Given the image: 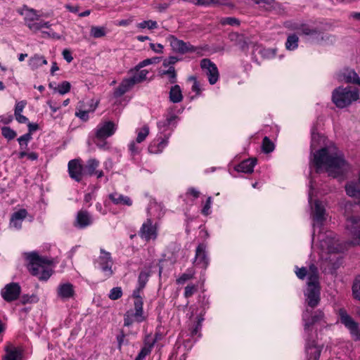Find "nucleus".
<instances>
[{
  "mask_svg": "<svg viewBox=\"0 0 360 360\" xmlns=\"http://www.w3.org/2000/svg\"><path fill=\"white\" fill-rule=\"evenodd\" d=\"M312 163L316 167V172L324 169L333 177L342 174L347 167L342 152L333 145L314 153Z\"/></svg>",
  "mask_w": 360,
  "mask_h": 360,
  "instance_id": "nucleus-1",
  "label": "nucleus"
},
{
  "mask_svg": "<svg viewBox=\"0 0 360 360\" xmlns=\"http://www.w3.org/2000/svg\"><path fill=\"white\" fill-rule=\"evenodd\" d=\"M304 331L306 340V353L309 360H319L321 348L316 345L314 336L316 331L313 326L318 323H326L325 315L322 310H314V308H305L302 313Z\"/></svg>",
  "mask_w": 360,
  "mask_h": 360,
  "instance_id": "nucleus-2",
  "label": "nucleus"
},
{
  "mask_svg": "<svg viewBox=\"0 0 360 360\" xmlns=\"http://www.w3.org/2000/svg\"><path fill=\"white\" fill-rule=\"evenodd\" d=\"M27 259L29 261L28 269L33 276H38L40 280H47L51 276L52 270L49 268L53 260L46 257H40L37 252H30Z\"/></svg>",
  "mask_w": 360,
  "mask_h": 360,
  "instance_id": "nucleus-3",
  "label": "nucleus"
},
{
  "mask_svg": "<svg viewBox=\"0 0 360 360\" xmlns=\"http://www.w3.org/2000/svg\"><path fill=\"white\" fill-rule=\"evenodd\" d=\"M305 308H315L320 302V285L319 281V271L314 264L309 266V281L307 288L304 292Z\"/></svg>",
  "mask_w": 360,
  "mask_h": 360,
  "instance_id": "nucleus-4",
  "label": "nucleus"
},
{
  "mask_svg": "<svg viewBox=\"0 0 360 360\" xmlns=\"http://www.w3.org/2000/svg\"><path fill=\"white\" fill-rule=\"evenodd\" d=\"M359 98V91L351 86H338L332 92V101L339 108L351 105Z\"/></svg>",
  "mask_w": 360,
  "mask_h": 360,
  "instance_id": "nucleus-5",
  "label": "nucleus"
},
{
  "mask_svg": "<svg viewBox=\"0 0 360 360\" xmlns=\"http://www.w3.org/2000/svg\"><path fill=\"white\" fill-rule=\"evenodd\" d=\"M345 229L352 238L353 245H360V216L351 215L346 217Z\"/></svg>",
  "mask_w": 360,
  "mask_h": 360,
  "instance_id": "nucleus-6",
  "label": "nucleus"
},
{
  "mask_svg": "<svg viewBox=\"0 0 360 360\" xmlns=\"http://www.w3.org/2000/svg\"><path fill=\"white\" fill-rule=\"evenodd\" d=\"M338 314L340 322L349 330L353 340L360 341V327L359 323L344 309H340Z\"/></svg>",
  "mask_w": 360,
  "mask_h": 360,
  "instance_id": "nucleus-7",
  "label": "nucleus"
},
{
  "mask_svg": "<svg viewBox=\"0 0 360 360\" xmlns=\"http://www.w3.org/2000/svg\"><path fill=\"white\" fill-rule=\"evenodd\" d=\"M100 252L101 255L95 260L94 264L95 265L98 264L96 267L101 269L105 278H110L113 274V271L112 269L113 261L111 254L102 248L100 250Z\"/></svg>",
  "mask_w": 360,
  "mask_h": 360,
  "instance_id": "nucleus-8",
  "label": "nucleus"
},
{
  "mask_svg": "<svg viewBox=\"0 0 360 360\" xmlns=\"http://www.w3.org/2000/svg\"><path fill=\"white\" fill-rule=\"evenodd\" d=\"M318 239L322 250H326L328 252H335L340 250L338 240L333 232L328 231L326 233H319Z\"/></svg>",
  "mask_w": 360,
  "mask_h": 360,
  "instance_id": "nucleus-9",
  "label": "nucleus"
},
{
  "mask_svg": "<svg viewBox=\"0 0 360 360\" xmlns=\"http://www.w3.org/2000/svg\"><path fill=\"white\" fill-rule=\"evenodd\" d=\"M292 29L300 31L304 35L309 36V40L313 43L319 44L325 38L323 32L307 24H296Z\"/></svg>",
  "mask_w": 360,
  "mask_h": 360,
  "instance_id": "nucleus-10",
  "label": "nucleus"
},
{
  "mask_svg": "<svg viewBox=\"0 0 360 360\" xmlns=\"http://www.w3.org/2000/svg\"><path fill=\"white\" fill-rule=\"evenodd\" d=\"M173 51L181 54L186 53H193L196 51V47L190 43H186L183 40L177 39L174 35H169L167 38Z\"/></svg>",
  "mask_w": 360,
  "mask_h": 360,
  "instance_id": "nucleus-11",
  "label": "nucleus"
},
{
  "mask_svg": "<svg viewBox=\"0 0 360 360\" xmlns=\"http://www.w3.org/2000/svg\"><path fill=\"white\" fill-rule=\"evenodd\" d=\"M200 68L207 75L209 83L212 85L216 84L219 77L217 65L210 59L203 58L200 60Z\"/></svg>",
  "mask_w": 360,
  "mask_h": 360,
  "instance_id": "nucleus-12",
  "label": "nucleus"
},
{
  "mask_svg": "<svg viewBox=\"0 0 360 360\" xmlns=\"http://www.w3.org/2000/svg\"><path fill=\"white\" fill-rule=\"evenodd\" d=\"M116 129V125L111 121L101 122L95 129V137L98 140H104L112 136Z\"/></svg>",
  "mask_w": 360,
  "mask_h": 360,
  "instance_id": "nucleus-13",
  "label": "nucleus"
},
{
  "mask_svg": "<svg viewBox=\"0 0 360 360\" xmlns=\"http://www.w3.org/2000/svg\"><path fill=\"white\" fill-rule=\"evenodd\" d=\"M21 292V288L18 283H10L1 290V295L3 299L8 302L16 300Z\"/></svg>",
  "mask_w": 360,
  "mask_h": 360,
  "instance_id": "nucleus-14",
  "label": "nucleus"
},
{
  "mask_svg": "<svg viewBox=\"0 0 360 360\" xmlns=\"http://www.w3.org/2000/svg\"><path fill=\"white\" fill-rule=\"evenodd\" d=\"M336 77L339 82L360 85V77L353 69L345 68L337 73Z\"/></svg>",
  "mask_w": 360,
  "mask_h": 360,
  "instance_id": "nucleus-15",
  "label": "nucleus"
},
{
  "mask_svg": "<svg viewBox=\"0 0 360 360\" xmlns=\"http://www.w3.org/2000/svg\"><path fill=\"white\" fill-rule=\"evenodd\" d=\"M326 210L322 202L316 200L314 204V210L313 211V227L314 233L313 236L315 235L316 228H320L323 221L326 220L325 217Z\"/></svg>",
  "mask_w": 360,
  "mask_h": 360,
  "instance_id": "nucleus-16",
  "label": "nucleus"
},
{
  "mask_svg": "<svg viewBox=\"0 0 360 360\" xmlns=\"http://www.w3.org/2000/svg\"><path fill=\"white\" fill-rule=\"evenodd\" d=\"M206 245L200 243L198 245L195 250V255L194 263L196 266L206 269L209 265V258L206 251Z\"/></svg>",
  "mask_w": 360,
  "mask_h": 360,
  "instance_id": "nucleus-17",
  "label": "nucleus"
},
{
  "mask_svg": "<svg viewBox=\"0 0 360 360\" xmlns=\"http://www.w3.org/2000/svg\"><path fill=\"white\" fill-rule=\"evenodd\" d=\"M97 106L98 101L94 102V100L89 101L88 103V108H85L83 102L79 103L76 108L75 116L82 121L86 122L89 120V113L94 112Z\"/></svg>",
  "mask_w": 360,
  "mask_h": 360,
  "instance_id": "nucleus-18",
  "label": "nucleus"
},
{
  "mask_svg": "<svg viewBox=\"0 0 360 360\" xmlns=\"http://www.w3.org/2000/svg\"><path fill=\"white\" fill-rule=\"evenodd\" d=\"M68 172L70 176L77 182H79L84 172V167L78 159H74L68 162Z\"/></svg>",
  "mask_w": 360,
  "mask_h": 360,
  "instance_id": "nucleus-19",
  "label": "nucleus"
},
{
  "mask_svg": "<svg viewBox=\"0 0 360 360\" xmlns=\"http://www.w3.org/2000/svg\"><path fill=\"white\" fill-rule=\"evenodd\" d=\"M140 237L147 241L157 237L156 227L153 225L150 219H148L143 224L139 233Z\"/></svg>",
  "mask_w": 360,
  "mask_h": 360,
  "instance_id": "nucleus-20",
  "label": "nucleus"
},
{
  "mask_svg": "<svg viewBox=\"0 0 360 360\" xmlns=\"http://www.w3.org/2000/svg\"><path fill=\"white\" fill-rule=\"evenodd\" d=\"M93 219L90 214L86 210H80L77 212L75 226L78 229H84L90 226Z\"/></svg>",
  "mask_w": 360,
  "mask_h": 360,
  "instance_id": "nucleus-21",
  "label": "nucleus"
},
{
  "mask_svg": "<svg viewBox=\"0 0 360 360\" xmlns=\"http://www.w3.org/2000/svg\"><path fill=\"white\" fill-rule=\"evenodd\" d=\"M58 297L63 300L73 297L75 295L74 286L70 283H60L57 288Z\"/></svg>",
  "mask_w": 360,
  "mask_h": 360,
  "instance_id": "nucleus-22",
  "label": "nucleus"
},
{
  "mask_svg": "<svg viewBox=\"0 0 360 360\" xmlns=\"http://www.w3.org/2000/svg\"><path fill=\"white\" fill-rule=\"evenodd\" d=\"M5 354L2 360H22V353L20 349L9 344L6 346Z\"/></svg>",
  "mask_w": 360,
  "mask_h": 360,
  "instance_id": "nucleus-23",
  "label": "nucleus"
},
{
  "mask_svg": "<svg viewBox=\"0 0 360 360\" xmlns=\"http://www.w3.org/2000/svg\"><path fill=\"white\" fill-rule=\"evenodd\" d=\"M99 166V161L95 158H91L87 160L84 169V172L90 176L95 175L97 178H101L103 176L102 170H97Z\"/></svg>",
  "mask_w": 360,
  "mask_h": 360,
  "instance_id": "nucleus-24",
  "label": "nucleus"
},
{
  "mask_svg": "<svg viewBox=\"0 0 360 360\" xmlns=\"http://www.w3.org/2000/svg\"><path fill=\"white\" fill-rule=\"evenodd\" d=\"M27 211L25 209H20L12 214L10 219V225L16 229H21L22 221L27 217Z\"/></svg>",
  "mask_w": 360,
  "mask_h": 360,
  "instance_id": "nucleus-25",
  "label": "nucleus"
},
{
  "mask_svg": "<svg viewBox=\"0 0 360 360\" xmlns=\"http://www.w3.org/2000/svg\"><path fill=\"white\" fill-rule=\"evenodd\" d=\"M108 197L109 199L116 205L131 206L132 205V200L129 197L117 192L110 193Z\"/></svg>",
  "mask_w": 360,
  "mask_h": 360,
  "instance_id": "nucleus-26",
  "label": "nucleus"
},
{
  "mask_svg": "<svg viewBox=\"0 0 360 360\" xmlns=\"http://www.w3.org/2000/svg\"><path fill=\"white\" fill-rule=\"evenodd\" d=\"M257 163L256 158H250L241 162L236 168L238 172L252 173Z\"/></svg>",
  "mask_w": 360,
  "mask_h": 360,
  "instance_id": "nucleus-27",
  "label": "nucleus"
},
{
  "mask_svg": "<svg viewBox=\"0 0 360 360\" xmlns=\"http://www.w3.org/2000/svg\"><path fill=\"white\" fill-rule=\"evenodd\" d=\"M134 85L131 81L127 78L124 79L120 85L115 89L114 96L115 97H120L126 92L129 91Z\"/></svg>",
  "mask_w": 360,
  "mask_h": 360,
  "instance_id": "nucleus-28",
  "label": "nucleus"
},
{
  "mask_svg": "<svg viewBox=\"0 0 360 360\" xmlns=\"http://www.w3.org/2000/svg\"><path fill=\"white\" fill-rule=\"evenodd\" d=\"M143 299L134 300V306L135 312L133 314L135 321L137 322H142L144 321L143 309Z\"/></svg>",
  "mask_w": 360,
  "mask_h": 360,
  "instance_id": "nucleus-29",
  "label": "nucleus"
},
{
  "mask_svg": "<svg viewBox=\"0 0 360 360\" xmlns=\"http://www.w3.org/2000/svg\"><path fill=\"white\" fill-rule=\"evenodd\" d=\"M135 72L131 77H128V79L131 81L132 84L134 86L136 84L141 83L146 79L147 75L148 74V71L146 70H137L136 68H134Z\"/></svg>",
  "mask_w": 360,
  "mask_h": 360,
  "instance_id": "nucleus-30",
  "label": "nucleus"
},
{
  "mask_svg": "<svg viewBox=\"0 0 360 360\" xmlns=\"http://www.w3.org/2000/svg\"><path fill=\"white\" fill-rule=\"evenodd\" d=\"M183 96L181 88L179 85L173 86L169 91V100L174 103H179L182 101Z\"/></svg>",
  "mask_w": 360,
  "mask_h": 360,
  "instance_id": "nucleus-31",
  "label": "nucleus"
},
{
  "mask_svg": "<svg viewBox=\"0 0 360 360\" xmlns=\"http://www.w3.org/2000/svg\"><path fill=\"white\" fill-rule=\"evenodd\" d=\"M47 60L44 58V56L39 55H34L31 57L29 60V65L32 70L37 69L38 68L42 66L43 65H46Z\"/></svg>",
  "mask_w": 360,
  "mask_h": 360,
  "instance_id": "nucleus-32",
  "label": "nucleus"
},
{
  "mask_svg": "<svg viewBox=\"0 0 360 360\" xmlns=\"http://www.w3.org/2000/svg\"><path fill=\"white\" fill-rule=\"evenodd\" d=\"M195 274V271L192 269H188L186 271L184 274H182L177 279H176V283L179 285H184L186 281L192 279L194 278V276Z\"/></svg>",
  "mask_w": 360,
  "mask_h": 360,
  "instance_id": "nucleus-33",
  "label": "nucleus"
},
{
  "mask_svg": "<svg viewBox=\"0 0 360 360\" xmlns=\"http://www.w3.org/2000/svg\"><path fill=\"white\" fill-rule=\"evenodd\" d=\"M168 143L167 139H162L158 144L152 143L148 146V151L151 153H158L162 151L163 148L167 146Z\"/></svg>",
  "mask_w": 360,
  "mask_h": 360,
  "instance_id": "nucleus-34",
  "label": "nucleus"
},
{
  "mask_svg": "<svg viewBox=\"0 0 360 360\" xmlns=\"http://www.w3.org/2000/svg\"><path fill=\"white\" fill-rule=\"evenodd\" d=\"M299 38L295 34L289 35L285 42V48L288 50L292 51L297 48Z\"/></svg>",
  "mask_w": 360,
  "mask_h": 360,
  "instance_id": "nucleus-35",
  "label": "nucleus"
},
{
  "mask_svg": "<svg viewBox=\"0 0 360 360\" xmlns=\"http://www.w3.org/2000/svg\"><path fill=\"white\" fill-rule=\"evenodd\" d=\"M41 15L37 14V12L36 10L33 8H28L27 9V13L25 14V25H27V23H30L34 21H37L40 19Z\"/></svg>",
  "mask_w": 360,
  "mask_h": 360,
  "instance_id": "nucleus-36",
  "label": "nucleus"
},
{
  "mask_svg": "<svg viewBox=\"0 0 360 360\" xmlns=\"http://www.w3.org/2000/svg\"><path fill=\"white\" fill-rule=\"evenodd\" d=\"M106 28L105 27L92 26L90 30V34L94 38H101L106 35Z\"/></svg>",
  "mask_w": 360,
  "mask_h": 360,
  "instance_id": "nucleus-37",
  "label": "nucleus"
},
{
  "mask_svg": "<svg viewBox=\"0 0 360 360\" xmlns=\"http://www.w3.org/2000/svg\"><path fill=\"white\" fill-rule=\"evenodd\" d=\"M154 343H148L146 344L144 347H143L136 357V360H143L146 356L150 354L152 349L153 347Z\"/></svg>",
  "mask_w": 360,
  "mask_h": 360,
  "instance_id": "nucleus-38",
  "label": "nucleus"
},
{
  "mask_svg": "<svg viewBox=\"0 0 360 360\" xmlns=\"http://www.w3.org/2000/svg\"><path fill=\"white\" fill-rule=\"evenodd\" d=\"M162 75H167L170 84L176 82V72L174 66H170L168 70L162 71Z\"/></svg>",
  "mask_w": 360,
  "mask_h": 360,
  "instance_id": "nucleus-39",
  "label": "nucleus"
},
{
  "mask_svg": "<svg viewBox=\"0 0 360 360\" xmlns=\"http://www.w3.org/2000/svg\"><path fill=\"white\" fill-rule=\"evenodd\" d=\"M71 88L70 83L67 81H63L60 84L58 85V86H55L54 92H58L60 95H64L70 91Z\"/></svg>",
  "mask_w": 360,
  "mask_h": 360,
  "instance_id": "nucleus-40",
  "label": "nucleus"
},
{
  "mask_svg": "<svg viewBox=\"0 0 360 360\" xmlns=\"http://www.w3.org/2000/svg\"><path fill=\"white\" fill-rule=\"evenodd\" d=\"M149 134V127L147 125L143 126L142 128L137 130V137L136 139V143L143 142Z\"/></svg>",
  "mask_w": 360,
  "mask_h": 360,
  "instance_id": "nucleus-41",
  "label": "nucleus"
},
{
  "mask_svg": "<svg viewBox=\"0 0 360 360\" xmlns=\"http://www.w3.org/2000/svg\"><path fill=\"white\" fill-rule=\"evenodd\" d=\"M262 148L264 153H269L274 150V144L269 137L265 136L262 140Z\"/></svg>",
  "mask_w": 360,
  "mask_h": 360,
  "instance_id": "nucleus-42",
  "label": "nucleus"
},
{
  "mask_svg": "<svg viewBox=\"0 0 360 360\" xmlns=\"http://www.w3.org/2000/svg\"><path fill=\"white\" fill-rule=\"evenodd\" d=\"M1 134L8 141L14 139L17 136L16 132L9 127H1Z\"/></svg>",
  "mask_w": 360,
  "mask_h": 360,
  "instance_id": "nucleus-43",
  "label": "nucleus"
},
{
  "mask_svg": "<svg viewBox=\"0 0 360 360\" xmlns=\"http://www.w3.org/2000/svg\"><path fill=\"white\" fill-rule=\"evenodd\" d=\"M229 39L231 41H235L236 44H240V42H243V44L241 45V49H244L246 45V42L244 41V37L241 34H239L237 32H232L229 34Z\"/></svg>",
  "mask_w": 360,
  "mask_h": 360,
  "instance_id": "nucleus-44",
  "label": "nucleus"
},
{
  "mask_svg": "<svg viewBox=\"0 0 360 360\" xmlns=\"http://www.w3.org/2000/svg\"><path fill=\"white\" fill-rule=\"evenodd\" d=\"M346 193L351 197H358L360 195V191L353 184H348L345 186Z\"/></svg>",
  "mask_w": 360,
  "mask_h": 360,
  "instance_id": "nucleus-45",
  "label": "nucleus"
},
{
  "mask_svg": "<svg viewBox=\"0 0 360 360\" xmlns=\"http://www.w3.org/2000/svg\"><path fill=\"white\" fill-rule=\"evenodd\" d=\"M150 276L149 272H146L142 271L140 272L139 278H138V286H140V288H144Z\"/></svg>",
  "mask_w": 360,
  "mask_h": 360,
  "instance_id": "nucleus-46",
  "label": "nucleus"
},
{
  "mask_svg": "<svg viewBox=\"0 0 360 360\" xmlns=\"http://www.w3.org/2000/svg\"><path fill=\"white\" fill-rule=\"evenodd\" d=\"M137 27L140 29L148 28L149 30H154L158 28V22L154 20H144L137 25Z\"/></svg>",
  "mask_w": 360,
  "mask_h": 360,
  "instance_id": "nucleus-47",
  "label": "nucleus"
},
{
  "mask_svg": "<svg viewBox=\"0 0 360 360\" xmlns=\"http://www.w3.org/2000/svg\"><path fill=\"white\" fill-rule=\"evenodd\" d=\"M352 293L356 300L360 301V276H358L353 283Z\"/></svg>",
  "mask_w": 360,
  "mask_h": 360,
  "instance_id": "nucleus-48",
  "label": "nucleus"
},
{
  "mask_svg": "<svg viewBox=\"0 0 360 360\" xmlns=\"http://www.w3.org/2000/svg\"><path fill=\"white\" fill-rule=\"evenodd\" d=\"M220 24L222 25H229L231 26H238L240 25V20L234 17H227L222 18L219 21Z\"/></svg>",
  "mask_w": 360,
  "mask_h": 360,
  "instance_id": "nucleus-49",
  "label": "nucleus"
},
{
  "mask_svg": "<svg viewBox=\"0 0 360 360\" xmlns=\"http://www.w3.org/2000/svg\"><path fill=\"white\" fill-rule=\"evenodd\" d=\"M32 139L30 133H27L18 139L20 149H25L28 142Z\"/></svg>",
  "mask_w": 360,
  "mask_h": 360,
  "instance_id": "nucleus-50",
  "label": "nucleus"
},
{
  "mask_svg": "<svg viewBox=\"0 0 360 360\" xmlns=\"http://www.w3.org/2000/svg\"><path fill=\"white\" fill-rule=\"evenodd\" d=\"M122 296V290L120 287H115L112 288L108 295V297L111 300H117Z\"/></svg>",
  "mask_w": 360,
  "mask_h": 360,
  "instance_id": "nucleus-51",
  "label": "nucleus"
},
{
  "mask_svg": "<svg viewBox=\"0 0 360 360\" xmlns=\"http://www.w3.org/2000/svg\"><path fill=\"white\" fill-rule=\"evenodd\" d=\"M158 62H159V58H157V57H154V58H147V59H145V60H142L141 62H140L136 66V69L137 70H139L141 68H143L145 66H147V65L153 64V63H156Z\"/></svg>",
  "mask_w": 360,
  "mask_h": 360,
  "instance_id": "nucleus-52",
  "label": "nucleus"
},
{
  "mask_svg": "<svg viewBox=\"0 0 360 360\" xmlns=\"http://www.w3.org/2000/svg\"><path fill=\"white\" fill-rule=\"evenodd\" d=\"M198 290V285L194 284H189L185 288L184 297L188 298L191 297Z\"/></svg>",
  "mask_w": 360,
  "mask_h": 360,
  "instance_id": "nucleus-53",
  "label": "nucleus"
},
{
  "mask_svg": "<svg viewBox=\"0 0 360 360\" xmlns=\"http://www.w3.org/2000/svg\"><path fill=\"white\" fill-rule=\"evenodd\" d=\"M309 268L307 269L306 267L298 268L296 267V276L301 280L305 278L306 276H309Z\"/></svg>",
  "mask_w": 360,
  "mask_h": 360,
  "instance_id": "nucleus-54",
  "label": "nucleus"
},
{
  "mask_svg": "<svg viewBox=\"0 0 360 360\" xmlns=\"http://www.w3.org/2000/svg\"><path fill=\"white\" fill-rule=\"evenodd\" d=\"M37 301L38 298L35 295H23L21 297V302L24 304L27 303L37 302Z\"/></svg>",
  "mask_w": 360,
  "mask_h": 360,
  "instance_id": "nucleus-55",
  "label": "nucleus"
},
{
  "mask_svg": "<svg viewBox=\"0 0 360 360\" xmlns=\"http://www.w3.org/2000/svg\"><path fill=\"white\" fill-rule=\"evenodd\" d=\"M136 142L131 141L129 145V150L130 151L131 155L134 156L139 154L141 151V148L136 146Z\"/></svg>",
  "mask_w": 360,
  "mask_h": 360,
  "instance_id": "nucleus-56",
  "label": "nucleus"
},
{
  "mask_svg": "<svg viewBox=\"0 0 360 360\" xmlns=\"http://www.w3.org/2000/svg\"><path fill=\"white\" fill-rule=\"evenodd\" d=\"M26 105H27V102L25 101H21L18 102L15 104L14 115H15L21 114Z\"/></svg>",
  "mask_w": 360,
  "mask_h": 360,
  "instance_id": "nucleus-57",
  "label": "nucleus"
},
{
  "mask_svg": "<svg viewBox=\"0 0 360 360\" xmlns=\"http://www.w3.org/2000/svg\"><path fill=\"white\" fill-rule=\"evenodd\" d=\"M178 120V117L174 114H170L165 120V122L164 123V126H169V125H174L176 123V121Z\"/></svg>",
  "mask_w": 360,
  "mask_h": 360,
  "instance_id": "nucleus-58",
  "label": "nucleus"
},
{
  "mask_svg": "<svg viewBox=\"0 0 360 360\" xmlns=\"http://www.w3.org/2000/svg\"><path fill=\"white\" fill-rule=\"evenodd\" d=\"M133 314H130L129 311H127L124 316V324L125 326H129L134 323Z\"/></svg>",
  "mask_w": 360,
  "mask_h": 360,
  "instance_id": "nucleus-59",
  "label": "nucleus"
},
{
  "mask_svg": "<svg viewBox=\"0 0 360 360\" xmlns=\"http://www.w3.org/2000/svg\"><path fill=\"white\" fill-rule=\"evenodd\" d=\"M179 59L176 56H169L164 60L163 65L165 67L173 66V65L175 64L177 61H179Z\"/></svg>",
  "mask_w": 360,
  "mask_h": 360,
  "instance_id": "nucleus-60",
  "label": "nucleus"
},
{
  "mask_svg": "<svg viewBox=\"0 0 360 360\" xmlns=\"http://www.w3.org/2000/svg\"><path fill=\"white\" fill-rule=\"evenodd\" d=\"M26 25L29 27V29L31 31H32L34 32H36L41 30V26L40 25V22L34 21L30 23V22L27 23V25Z\"/></svg>",
  "mask_w": 360,
  "mask_h": 360,
  "instance_id": "nucleus-61",
  "label": "nucleus"
},
{
  "mask_svg": "<svg viewBox=\"0 0 360 360\" xmlns=\"http://www.w3.org/2000/svg\"><path fill=\"white\" fill-rule=\"evenodd\" d=\"M211 204H212V198L211 197H209L207 200H206V202L202 210V213L204 214V215H207L210 214V209L211 207Z\"/></svg>",
  "mask_w": 360,
  "mask_h": 360,
  "instance_id": "nucleus-62",
  "label": "nucleus"
},
{
  "mask_svg": "<svg viewBox=\"0 0 360 360\" xmlns=\"http://www.w3.org/2000/svg\"><path fill=\"white\" fill-rule=\"evenodd\" d=\"M276 54V49H266L263 50V55L267 58H273Z\"/></svg>",
  "mask_w": 360,
  "mask_h": 360,
  "instance_id": "nucleus-63",
  "label": "nucleus"
},
{
  "mask_svg": "<svg viewBox=\"0 0 360 360\" xmlns=\"http://www.w3.org/2000/svg\"><path fill=\"white\" fill-rule=\"evenodd\" d=\"M62 55L63 58L68 62L70 63L73 60V57L72 56V53L68 49H64L62 52Z\"/></svg>",
  "mask_w": 360,
  "mask_h": 360,
  "instance_id": "nucleus-64",
  "label": "nucleus"
}]
</instances>
